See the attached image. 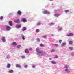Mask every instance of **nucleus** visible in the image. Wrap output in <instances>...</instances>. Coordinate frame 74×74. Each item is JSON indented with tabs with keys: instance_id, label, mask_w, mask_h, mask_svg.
I'll return each mask as SVG.
<instances>
[{
	"instance_id": "obj_27",
	"label": "nucleus",
	"mask_w": 74,
	"mask_h": 74,
	"mask_svg": "<svg viewBox=\"0 0 74 74\" xmlns=\"http://www.w3.org/2000/svg\"><path fill=\"white\" fill-rule=\"evenodd\" d=\"M53 45L54 46H55V47H58V46H59V45L57 44H53Z\"/></svg>"
},
{
	"instance_id": "obj_34",
	"label": "nucleus",
	"mask_w": 74,
	"mask_h": 74,
	"mask_svg": "<svg viewBox=\"0 0 74 74\" xmlns=\"http://www.w3.org/2000/svg\"><path fill=\"white\" fill-rule=\"evenodd\" d=\"M69 12V10H66L65 11V13H67L68 12Z\"/></svg>"
},
{
	"instance_id": "obj_7",
	"label": "nucleus",
	"mask_w": 74,
	"mask_h": 74,
	"mask_svg": "<svg viewBox=\"0 0 74 74\" xmlns=\"http://www.w3.org/2000/svg\"><path fill=\"white\" fill-rule=\"evenodd\" d=\"M66 36H67V37H73V33H69Z\"/></svg>"
},
{
	"instance_id": "obj_28",
	"label": "nucleus",
	"mask_w": 74,
	"mask_h": 74,
	"mask_svg": "<svg viewBox=\"0 0 74 74\" xmlns=\"http://www.w3.org/2000/svg\"><path fill=\"white\" fill-rule=\"evenodd\" d=\"M21 47V45H18L17 46V48H19Z\"/></svg>"
},
{
	"instance_id": "obj_31",
	"label": "nucleus",
	"mask_w": 74,
	"mask_h": 74,
	"mask_svg": "<svg viewBox=\"0 0 74 74\" xmlns=\"http://www.w3.org/2000/svg\"><path fill=\"white\" fill-rule=\"evenodd\" d=\"M51 52H55V49H53L51 51Z\"/></svg>"
},
{
	"instance_id": "obj_46",
	"label": "nucleus",
	"mask_w": 74,
	"mask_h": 74,
	"mask_svg": "<svg viewBox=\"0 0 74 74\" xmlns=\"http://www.w3.org/2000/svg\"><path fill=\"white\" fill-rule=\"evenodd\" d=\"M49 0L50 1H53V0Z\"/></svg>"
},
{
	"instance_id": "obj_39",
	"label": "nucleus",
	"mask_w": 74,
	"mask_h": 74,
	"mask_svg": "<svg viewBox=\"0 0 74 74\" xmlns=\"http://www.w3.org/2000/svg\"><path fill=\"white\" fill-rule=\"evenodd\" d=\"M3 19V17L1 16L0 17V19L1 20H2V19Z\"/></svg>"
},
{
	"instance_id": "obj_2",
	"label": "nucleus",
	"mask_w": 74,
	"mask_h": 74,
	"mask_svg": "<svg viewBox=\"0 0 74 74\" xmlns=\"http://www.w3.org/2000/svg\"><path fill=\"white\" fill-rule=\"evenodd\" d=\"M69 66L68 65H66L64 66V68L66 69H65V71L66 72H67L68 73H70V71L69 70V69H68V68Z\"/></svg>"
},
{
	"instance_id": "obj_33",
	"label": "nucleus",
	"mask_w": 74,
	"mask_h": 74,
	"mask_svg": "<svg viewBox=\"0 0 74 74\" xmlns=\"http://www.w3.org/2000/svg\"><path fill=\"white\" fill-rule=\"evenodd\" d=\"M54 58L55 59H57V58H58V56L57 55H55Z\"/></svg>"
},
{
	"instance_id": "obj_26",
	"label": "nucleus",
	"mask_w": 74,
	"mask_h": 74,
	"mask_svg": "<svg viewBox=\"0 0 74 74\" xmlns=\"http://www.w3.org/2000/svg\"><path fill=\"white\" fill-rule=\"evenodd\" d=\"M11 56L10 55H8L6 56V58L7 59H10V58Z\"/></svg>"
},
{
	"instance_id": "obj_9",
	"label": "nucleus",
	"mask_w": 74,
	"mask_h": 74,
	"mask_svg": "<svg viewBox=\"0 0 74 74\" xmlns=\"http://www.w3.org/2000/svg\"><path fill=\"white\" fill-rule=\"evenodd\" d=\"M58 30L59 31H61L63 30V27H59L58 28Z\"/></svg>"
},
{
	"instance_id": "obj_14",
	"label": "nucleus",
	"mask_w": 74,
	"mask_h": 74,
	"mask_svg": "<svg viewBox=\"0 0 74 74\" xmlns=\"http://www.w3.org/2000/svg\"><path fill=\"white\" fill-rule=\"evenodd\" d=\"M54 16L56 17H58L59 16H60V14L58 13H56L54 14Z\"/></svg>"
},
{
	"instance_id": "obj_32",
	"label": "nucleus",
	"mask_w": 74,
	"mask_h": 74,
	"mask_svg": "<svg viewBox=\"0 0 74 74\" xmlns=\"http://www.w3.org/2000/svg\"><path fill=\"white\" fill-rule=\"evenodd\" d=\"M21 58L22 59H25V56H21Z\"/></svg>"
},
{
	"instance_id": "obj_17",
	"label": "nucleus",
	"mask_w": 74,
	"mask_h": 74,
	"mask_svg": "<svg viewBox=\"0 0 74 74\" xmlns=\"http://www.w3.org/2000/svg\"><path fill=\"white\" fill-rule=\"evenodd\" d=\"M22 20L23 22H27V20L25 18H22Z\"/></svg>"
},
{
	"instance_id": "obj_36",
	"label": "nucleus",
	"mask_w": 74,
	"mask_h": 74,
	"mask_svg": "<svg viewBox=\"0 0 74 74\" xmlns=\"http://www.w3.org/2000/svg\"><path fill=\"white\" fill-rule=\"evenodd\" d=\"M73 44V41H70L69 42V44Z\"/></svg>"
},
{
	"instance_id": "obj_23",
	"label": "nucleus",
	"mask_w": 74,
	"mask_h": 74,
	"mask_svg": "<svg viewBox=\"0 0 74 74\" xmlns=\"http://www.w3.org/2000/svg\"><path fill=\"white\" fill-rule=\"evenodd\" d=\"M14 22L16 23H19V22H20L19 19L15 20Z\"/></svg>"
},
{
	"instance_id": "obj_6",
	"label": "nucleus",
	"mask_w": 74,
	"mask_h": 74,
	"mask_svg": "<svg viewBox=\"0 0 74 74\" xmlns=\"http://www.w3.org/2000/svg\"><path fill=\"white\" fill-rule=\"evenodd\" d=\"M42 24L41 21H39L36 23V26H40Z\"/></svg>"
},
{
	"instance_id": "obj_29",
	"label": "nucleus",
	"mask_w": 74,
	"mask_h": 74,
	"mask_svg": "<svg viewBox=\"0 0 74 74\" xmlns=\"http://www.w3.org/2000/svg\"><path fill=\"white\" fill-rule=\"evenodd\" d=\"M71 55L72 56H74V52H71Z\"/></svg>"
},
{
	"instance_id": "obj_1",
	"label": "nucleus",
	"mask_w": 74,
	"mask_h": 74,
	"mask_svg": "<svg viewBox=\"0 0 74 74\" xmlns=\"http://www.w3.org/2000/svg\"><path fill=\"white\" fill-rule=\"evenodd\" d=\"M36 51L38 55L39 56H45V55H47V53L45 51H40L38 48H37L36 49Z\"/></svg>"
},
{
	"instance_id": "obj_44",
	"label": "nucleus",
	"mask_w": 74,
	"mask_h": 74,
	"mask_svg": "<svg viewBox=\"0 0 74 74\" xmlns=\"http://www.w3.org/2000/svg\"><path fill=\"white\" fill-rule=\"evenodd\" d=\"M52 58H49V60H52Z\"/></svg>"
},
{
	"instance_id": "obj_30",
	"label": "nucleus",
	"mask_w": 74,
	"mask_h": 74,
	"mask_svg": "<svg viewBox=\"0 0 74 74\" xmlns=\"http://www.w3.org/2000/svg\"><path fill=\"white\" fill-rule=\"evenodd\" d=\"M36 40L37 41H38V42H40V38H39L36 39Z\"/></svg>"
},
{
	"instance_id": "obj_10",
	"label": "nucleus",
	"mask_w": 74,
	"mask_h": 74,
	"mask_svg": "<svg viewBox=\"0 0 74 74\" xmlns=\"http://www.w3.org/2000/svg\"><path fill=\"white\" fill-rule=\"evenodd\" d=\"M49 25L51 26H52L55 25V23L53 22L50 23H49Z\"/></svg>"
},
{
	"instance_id": "obj_12",
	"label": "nucleus",
	"mask_w": 74,
	"mask_h": 74,
	"mask_svg": "<svg viewBox=\"0 0 74 74\" xmlns=\"http://www.w3.org/2000/svg\"><path fill=\"white\" fill-rule=\"evenodd\" d=\"M51 63L52 64H56L57 62H56L54 61H51Z\"/></svg>"
},
{
	"instance_id": "obj_5",
	"label": "nucleus",
	"mask_w": 74,
	"mask_h": 74,
	"mask_svg": "<svg viewBox=\"0 0 74 74\" xmlns=\"http://www.w3.org/2000/svg\"><path fill=\"white\" fill-rule=\"evenodd\" d=\"M6 29L7 31H9L11 30V27L9 26H7L6 27Z\"/></svg>"
},
{
	"instance_id": "obj_43",
	"label": "nucleus",
	"mask_w": 74,
	"mask_h": 74,
	"mask_svg": "<svg viewBox=\"0 0 74 74\" xmlns=\"http://www.w3.org/2000/svg\"><path fill=\"white\" fill-rule=\"evenodd\" d=\"M57 11H58V10H56L55 11V12H57Z\"/></svg>"
},
{
	"instance_id": "obj_41",
	"label": "nucleus",
	"mask_w": 74,
	"mask_h": 74,
	"mask_svg": "<svg viewBox=\"0 0 74 74\" xmlns=\"http://www.w3.org/2000/svg\"><path fill=\"white\" fill-rule=\"evenodd\" d=\"M28 67V66L27 65H26L24 66V68H27Z\"/></svg>"
},
{
	"instance_id": "obj_4",
	"label": "nucleus",
	"mask_w": 74,
	"mask_h": 74,
	"mask_svg": "<svg viewBox=\"0 0 74 74\" xmlns=\"http://www.w3.org/2000/svg\"><path fill=\"white\" fill-rule=\"evenodd\" d=\"M1 40L3 42H6V39L5 37H3L1 38Z\"/></svg>"
},
{
	"instance_id": "obj_24",
	"label": "nucleus",
	"mask_w": 74,
	"mask_h": 74,
	"mask_svg": "<svg viewBox=\"0 0 74 74\" xmlns=\"http://www.w3.org/2000/svg\"><path fill=\"white\" fill-rule=\"evenodd\" d=\"M13 72H14V71L12 70L9 71V73H13Z\"/></svg>"
},
{
	"instance_id": "obj_21",
	"label": "nucleus",
	"mask_w": 74,
	"mask_h": 74,
	"mask_svg": "<svg viewBox=\"0 0 74 74\" xmlns=\"http://www.w3.org/2000/svg\"><path fill=\"white\" fill-rule=\"evenodd\" d=\"M69 49L71 51H72V50H74V48L71 47H69Z\"/></svg>"
},
{
	"instance_id": "obj_18",
	"label": "nucleus",
	"mask_w": 74,
	"mask_h": 74,
	"mask_svg": "<svg viewBox=\"0 0 74 74\" xmlns=\"http://www.w3.org/2000/svg\"><path fill=\"white\" fill-rule=\"evenodd\" d=\"M21 25H18L16 26V27L17 29H19V28L21 27Z\"/></svg>"
},
{
	"instance_id": "obj_8",
	"label": "nucleus",
	"mask_w": 74,
	"mask_h": 74,
	"mask_svg": "<svg viewBox=\"0 0 74 74\" xmlns=\"http://www.w3.org/2000/svg\"><path fill=\"white\" fill-rule=\"evenodd\" d=\"M21 38L22 40H25V35L23 34H21Z\"/></svg>"
},
{
	"instance_id": "obj_38",
	"label": "nucleus",
	"mask_w": 74,
	"mask_h": 74,
	"mask_svg": "<svg viewBox=\"0 0 74 74\" xmlns=\"http://www.w3.org/2000/svg\"><path fill=\"white\" fill-rule=\"evenodd\" d=\"M62 40H59V42L60 44H61L62 43Z\"/></svg>"
},
{
	"instance_id": "obj_37",
	"label": "nucleus",
	"mask_w": 74,
	"mask_h": 74,
	"mask_svg": "<svg viewBox=\"0 0 74 74\" xmlns=\"http://www.w3.org/2000/svg\"><path fill=\"white\" fill-rule=\"evenodd\" d=\"M40 47H44V45L42 44H40Z\"/></svg>"
},
{
	"instance_id": "obj_15",
	"label": "nucleus",
	"mask_w": 74,
	"mask_h": 74,
	"mask_svg": "<svg viewBox=\"0 0 74 74\" xmlns=\"http://www.w3.org/2000/svg\"><path fill=\"white\" fill-rule=\"evenodd\" d=\"M16 67H18V68H21V66L20 64H17L16 65Z\"/></svg>"
},
{
	"instance_id": "obj_40",
	"label": "nucleus",
	"mask_w": 74,
	"mask_h": 74,
	"mask_svg": "<svg viewBox=\"0 0 74 74\" xmlns=\"http://www.w3.org/2000/svg\"><path fill=\"white\" fill-rule=\"evenodd\" d=\"M47 37V36H43V38H46Z\"/></svg>"
},
{
	"instance_id": "obj_20",
	"label": "nucleus",
	"mask_w": 74,
	"mask_h": 74,
	"mask_svg": "<svg viewBox=\"0 0 74 74\" xmlns=\"http://www.w3.org/2000/svg\"><path fill=\"white\" fill-rule=\"evenodd\" d=\"M25 52L26 53H29V52L27 49H26L25 50Z\"/></svg>"
},
{
	"instance_id": "obj_16",
	"label": "nucleus",
	"mask_w": 74,
	"mask_h": 74,
	"mask_svg": "<svg viewBox=\"0 0 74 74\" xmlns=\"http://www.w3.org/2000/svg\"><path fill=\"white\" fill-rule=\"evenodd\" d=\"M17 14L19 15H21L22 14V13H21V12L20 10L18 11L17 12Z\"/></svg>"
},
{
	"instance_id": "obj_45",
	"label": "nucleus",
	"mask_w": 74,
	"mask_h": 74,
	"mask_svg": "<svg viewBox=\"0 0 74 74\" xmlns=\"http://www.w3.org/2000/svg\"><path fill=\"white\" fill-rule=\"evenodd\" d=\"M32 48H30L29 49V50H30V51H31V50H32Z\"/></svg>"
},
{
	"instance_id": "obj_35",
	"label": "nucleus",
	"mask_w": 74,
	"mask_h": 74,
	"mask_svg": "<svg viewBox=\"0 0 74 74\" xmlns=\"http://www.w3.org/2000/svg\"><path fill=\"white\" fill-rule=\"evenodd\" d=\"M36 32H38V33L40 32V30L39 29H36Z\"/></svg>"
},
{
	"instance_id": "obj_42",
	"label": "nucleus",
	"mask_w": 74,
	"mask_h": 74,
	"mask_svg": "<svg viewBox=\"0 0 74 74\" xmlns=\"http://www.w3.org/2000/svg\"><path fill=\"white\" fill-rule=\"evenodd\" d=\"M36 66H35V65H33V66H32V68H35Z\"/></svg>"
},
{
	"instance_id": "obj_3",
	"label": "nucleus",
	"mask_w": 74,
	"mask_h": 74,
	"mask_svg": "<svg viewBox=\"0 0 74 74\" xmlns=\"http://www.w3.org/2000/svg\"><path fill=\"white\" fill-rule=\"evenodd\" d=\"M44 14H50V12L47 10H44L42 12Z\"/></svg>"
},
{
	"instance_id": "obj_25",
	"label": "nucleus",
	"mask_w": 74,
	"mask_h": 74,
	"mask_svg": "<svg viewBox=\"0 0 74 74\" xmlns=\"http://www.w3.org/2000/svg\"><path fill=\"white\" fill-rule=\"evenodd\" d=\"M66 44V43H63L61 44V46H62V47H64V46Z\"/></svg>"
},
{
	"instance_id": "obj_19",
	"label": "nucleus",
	"mask_w": 74,
	"mask_h": 74,
	"mask_svg": "<svg viewBox=\"0 0 74 74\" xmlns=\"http://www.w3.org/2000/svg\"><path fill=\"white\" fill-rule=\"evenodd\" d=\"M11 67V64H8L7 65V67L8 68H10Z\"/></svg>"
},
{
	"instance_id": "obj_22",
	"label": "nucleus",
	"mask_w": 74,
	"mask_h": 74,
	"mask_svg": "<svg viewBox=\"0 0 74 74\" xmlns=\"http://www.w3.org/2000/svg\"><path fill=\"white\" fill-rule=\"evenodd\" d=\"M26 30V28L25 27H23L22 29V31H23V32H24V31Z\"/></svg>"
},
{
	"instance_id": "obj_13",
	"label": "nucleus",
	"mask_w": 74,
	"mask_h": 74,
	"mask_svg": "<svg viewBox=\"0 0 74 74\" xmlns=\"http://www.w3.org/2000/svg\"><path fill=\"white\" fill-rule=\"evenodd\" d=\"M12 45H13V46H16L17 45V43L16 42H13Z\"/></svg>"
},
{
	"instance_id": "obj_11",
	"label": "nucleus",
	"mask_w": 74,
	"mask_h": 74,
	"mask_svg": "<svg viewBox=\"0 0 74 74\" xmlns=\"http://www.w3.org/2000/svg\"><path fill=\"white\" fill-rule=\"evenodd\" d=\"M12 22L11 21H10L9 22V25L10 26H12Z\"/></svg>"
}]
</instances>
